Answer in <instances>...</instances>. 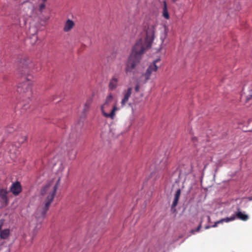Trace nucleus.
Masks as SVG:
<instances>
[{"mask_svg":"<svg viewBox=\"0 0 252 252\" xmlns=\"http://www.w3.org/2000/svg\"><path fill=\"white\" fill-rule=\"evenodd\" d=\"M132 89L131 87L128 88L126 91L124 92V97L121 101V105L124 107L128 101L132 93Z\"/></svg>","mask_w":252,"mask_h":252,"instance_id":"obj_7","label":"nucleus"},{"mask_svg":"<svg viewBox=\"0 0 252 252\" xmlns=\"http://www.w3.org/2000/svg\"><path fill=\"white\" fill-rule=\"evenodd\" d=\"M7 194V192L5 189H0V200L5 202L6 204L8 203Z\"/></svg>","mask_w":252,"mask_h":252,"instance_id":"obj_12","label":"nucleus"},{"mask_svg":"<svg viewBox=\"0 0 252 252\" xmlns=\"http://www.w3.org/2000/svg\"><path fill=\"white\" fill-rule=\"evenodd\" d=\"M119 81L118 77L116 76H114L110 80L108 85L109 90L113 91L115 90L118 87V83Z\"/></svg>","mask_w":252,"mask_h":252,"instance_id":"obj_8","label":"nucleus"},{"mask_svg":"<svg viewBox=\"0 0 252 252\" xmlns=\"http://www.w3.org/2000/svg\"><path fill=\"white\" fill-rule=\"evenodd\" d=\"M208 220H210V216H208Z\"/></svg>","mask_w":252,"mask_h":252,"instance_id":"obj_26","label":"nucleus"},{"mask_svg":"<svg viewBox=\"0 0 252 252\" xmlns=\"http://www.w3.org/2000/svg\"><path fill=\"white\" fill-rule=\"evenodd\" d=\"M27 137L26 135H23L21 136L18 139V141L20 144H21L23 143H24L25 141H27Z\"/></svg>","mask_w":252,"mask_h":252,"instance_id":"obj_17","label":"nucleus"},{"mask_svg":"<svg viewBox=\"0 0 252 252\" xmlns=\"http://www.w3.org/2000/svg\"><path fill=\"white\" fill-rule=\"evenodd\" d=\"M201 222L199 224V225L196 228V229H195V231H199L200 229L201 228Z\"/></svg>","mask_w":252,"mask_h":252,"instance_id":"obj_24","label":"nucleus"},{"mask_svg":"<svg viewBox=\"0 0 252 252\" xmlns=\"http://www.w3.org/2000/svg\"><path fill=\"white\" fill-rule=\"evenodd\" d=\"M19 71L23 76V80L17 87V92L23 96L29 98L32 95V80L33 76L30 74L33 64L29 59L23 58L20 63Z\"/></svg>","mask_w":252,"mask_h":252,"instance_id":"obj_2","label":"nucleus"},{"mask_svg":"<svg viewBox=\"0 0 252 252\" xmlns=\"http://www.w3.org/2000/svg\"><path fill=\"white\" fill-rule=\"evenodd\" d=\"M236 217V212H235L231 217H226L225 218L221 219L217 221H216L215 224L212 226L213 227H217L218 224L220 223H222L223 222H228L231 221H233L235 220Z\"/></svg>","mask_w":252,"mask_h":252,"instance_id":"obj_9","label":"nucleus"},{"mask_svg":"<svg viewBox=\"0 0 252 252\" xmlns=\"http://www.w3.org/2000/svg\"><path fill=\"white\" fill-rule=\"evenodd\" d=\"M60 181V179H59L57 184L54 187H52L50 184H48L42 189L41 194L43 196H45V199L44 206L42 208H39L35 213V217L37 219L40 218L43 219L45 217L54 198L58 188V184Z\"/></svg>","mask_w":252,"mask_h":252,"instance_id":"obj_3","label":"nucleus"},{"mask_svg":"<svg viewBox=\"0 0 252 252\" xmlns=\"http://www.w3.org/2000/svg\"><path fill=\"white\" fill-rule=\"evenodd\" d=\"M74 25V22L72 20L68 19L64 24L63 30L65 32H68L71 30Z\"/></svg>","mask_w":252,"mask_h":252,"instance_id":"obj_10","label":"nucleus"},{"mask_svg":"<svg viewBox=\"0 0 252 252\" xmlns=\"http://www.w3.org/2000/svg\"><path fill=\"white\" fill-rule=\"evenodd\" d=\"M163 7L162 11V16L166 19H169L170 18L169 14L167 10V5L166 1L163 2Z\"/></svg>","mask_w":252,"mask_h":252,"instance_id":"obj_14","label":"nucleus"},{"mask_svg":"<svg viewBox=\"0 0 252 252\" xmlns=\"http://www.w3.org/2000/svg\"><path fill=\"white\" fill-rule=\"evenodd\" d=\"M113 95L111 94H110L107 96L105 102L101 107V110L103 115L106 118H110L111 119H113L114 118L115 112L118 110V108L116 105H114L113 109L110 113H106L105 112V109L109 107L110 104L113 100Z\"/></svg>","mask_w":252,"mask_h":252,"instance_id":"obj_4","label":"nucleus"},{"mask_svg":"<svg viewBox=\"0 0 252 252\" xmlns=\"http://www.w3.org/2000/svg\"><path fill=\"white\" fill-rule=\"evenodd\" d=\"M159 61V59L155 60L153 63L148 67L146 72L142 74L141 77L144 78V83H146L150 79L151 75L157 71L158 67L156 63Z\"/></svg>","mask_w":252,"mask_h":252,"instance_id":"obj_5","label":"nucleus"},{"mask_svg":"<svg viewBox=\"0 0 252 252\" xmlns=\"http://www.w3.org/2000/svg\"><path fill=\"white\" fill-rule=\"evenodd\" d=\"M45 4L44 3H42V4H40L39 5V10L40 12H42L43 10L45 8Z\"/></svg>","mask_w":252,"mask_h":252,"instance_id":"obj_21","label":"nucleus"},{"mask_svg":"<svg viewBox=\"0 0 252 252\" xmlns=\"http://www.w3.org/2000/svg\"><path fill=\"white\" fill-rule=\"evenodd\" d=\"M3 223H4V220H0V232L1 230L2 227L3 226Z\"/></svg>","mask_w":252,"mask_h":252,"instance_id":"obj_22","label":"nucleus"},{"mask_svg":"<svg viewBox=\"0 0 252 252\" xmlns=\"http://www.w3.org/2000/svg\"><path fill=\"white\" fill-rule=\"evenodd\" d=\"M92 101L91 99H88L85 102L84 106V109H83V112L84 113H86V112H87L89 111L90 106L92 103Z\"/></svg>","mask_w":252,"mask_h":252,"instance_id":"obj_16","label":"nucleus"},{"mask_svg":"<svg viewBox=\"0 0 252 252\" xmlns=\"http://www.w3.org/2000/svg\"><path fill=\"white\" fill-rule=\"evenodd\" d=\"M176 0H172V1H173V2H176Z\"/></svg>","mask_w":252,"mask_h":252,"instance_id":"obj_27","label":"nucleus"},{"mask_svg":"<svg viewBox=\"0 0 252 252\" xmlns=\"http://www.w3.org/2000/svg\"><path fill=\"white\" fill-rule=\"evenodd\" d=\"M249 219V216L245 212L237 210V219H239L243 221H247Z\"/></svg>","mask_w":252,"mask_h":252,"instance_id":"obj_11","label":"nucleus"},{"mask_svg":"<svg viewBox=\"0 0 252 252\" xmlns=\"http://www.w3.org/2000/svg\"><path fill=\"white\" fill-rule=\"evenodd\" d=\"M10 235V230L9 229H4L0 232V238L1 239H7Z\"/></svg>","mask_w":252,"mask_h":252,"instance_id":"obj_15","label":"nucleus"},{"mask_svg":"<svg viewBox=\"0 0 252 252\" xmlns=\"http://www.w3.org/2000/svg\"><path fill=\"white\" fill-rule=\"evenodd\" d=\"M251 99H252V88L249 91L248 94L246 96V101L248 102Z\"/></svg>","mask_w":252,"mask_h":252,"instance_id":"obj_18","label":"nucleus"},{"mask_svg":"<svg viewBox=\"0 0 252 252\" xmlns=\"http://www.w3.org/2000/svg\"><path fill=\"white\" fill-rule=\"evenodd\" d=\"M155 38V28L149 26L146 30V37L144 41L139 39L133 46L126 63L125 72H131L139 63L143 55L151 47Z\"/></svg>","mask_w":252,"mask_h":252,"instance_id":"obj_1","label":"nucleus"},{"mask_svg":"<svg viewBox=\"0 0 252 252\" xmlns=\"http://www.w3.org/2000/svg\"><path fill=\"white\" fill-rule=\"evenodd\" d=\"M10 190L15 195H18L22 191V188L20 182H16L12 184Z\"/></svg>","mask_w":252,"mask_h":252,"instance_id":"obj_6","label":"nucleus"},{"mask_svg":"<svg viewBox=\"0 0 252 252\" xmlns=\"http://www.w3.org/2000/svg\"><path fill=\"white\" fill-rule=\"evenodd\" d=\"M249 200H252V198H249Z\"/></svg>","mask_w":252,"mask_h":252,"instance_id":"obj_28","label":"nucleus"},{"mask_svg":"<svg viewBox=\"0 0 252 252\" xmlns=\"http://www.w3.org/2000/svg\"><path fill=\"white\" fill-rule=\"evenodd\" d=\"M75 149V145H73L71 146V149H68V156L70 159H74L75 158L76 155H77V151H74Z\"/></svg>","mask_w":252,"mask_h":252,"instance_id":"obj_13","label":"nucleus"},{"mask_svg":"<svg viewBox=\"0 0 252 252\" xmlns=\"http://www.w3.org/2000/svg\"><path fill=\"white\" fill-rule=\"evenodd\" d=\"M181 191L180 189H177V191H176V193L175 194L174 198L179 199L180 196L181 195Z\"/></svg>","mask_w":252,"mask_h":252,"instance_id":"obj_20","label":"nucleus"},{"mask_svg":"<svg viewBox=\"0 0 252 252\" xmlns=\"http://www.w3.org/2000/svg\"><path fill=\"white\" fill-rule=\"evenodd\" d=\"M139 88H140L139 85L138 84H137L135 87V92H138L139 91Z\"/></svg>","mask_w":252,"mask_h":252,"instance_id":"obj_23","label":"nucleus"},{"mask_svg":"<svg viewBox=\"0 0 252 252\" xmlns=\"http://www.w3.org/2000/svg\"><path fill=\"white\" fill-rule=\"evenodd\" d=\"M210 228V226H209V225L206 226L205 227V229H208V228Z\"/></svg>","mask_w":252,"mask_h":252,"instance_id":"obj_25","label":"nucleus"},{"mask_svg":"<svg viewBox=\"0 0 252 252\" xmlns=\"http://www.w3.org/2000/svg\"><path fill=\"white\" fill-rule=\"evenodd\" d=\"M179 199L175 198L174 199V201L173 202V203L171 206V209H173V208H175L176 206L178 204Z\"/></svg>","mask_w":252,"mask_h":252,"instance_id":"obj_19","label":"nucleus"}]
</instances>
